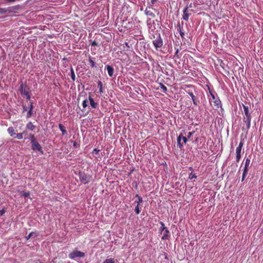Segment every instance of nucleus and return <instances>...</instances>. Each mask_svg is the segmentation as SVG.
<instances>
[{"label": "nucleus", "mask_w": 263, "mask_h": 263, "mask_svg": "<svg viewBox=\"0 0 263 263\" xmlns=\"http://www.w3.org/2000/svg\"><path fill=\"white\" fill-rule=\"evenodd\" d=\"M209 92L212 97V99H210L211 104L216 107L217 108L221 107V101L217 97V93L213 90L209 88Z\"/></svg>", "instance_id": "nucleus-1"}, {"label": "nucleus", "mask_w": 263, "mask_h": 263, "mask_svg": "<svg viewBox=\"0 0 263 263\" xmlns=\"http://www.w3.org/2000/svg\"><path fill=\"white\" fill-rule=\"evenodd\" d=\"M79 177L80 181L85 184L90 182L91 178V176L88 175L83 172H79Z\"/></svg>", "instance_id": "nucleus-2"}, {"label": "nucleus", "mask_w": 263, "mask_h": 263, "mask_svg": "<svg viewBox=\"0 0 263 263\" xmlns=\"http://www.w3.org/2000/svg\"><path fill=\"white\" fill-rule=\"evenodd\" d=\"M85 256V253L83 252L78 251V250H74L70 253L69 254L68 257L71 259H74L76 258H83Z\"/></svg>", "instance_id": "nucleus-3"}, {"label": "nucleus", "mask_w": 263, "mask_h": 263, "mask_svg": "<svg viewBox=\"0 0 263 263\" xmlns=\"http://www.w3.org/2000/svg\"><path fill=\"white\" fill-rule=\"evenodd\" d=\"M251 160L249 158H247L245 159V166L243 170V173L242 175V178H241V181H243L246 176V175L248 174V171H249V166L250 164Z\"/></svg>", "instance_id": "nucleus-4"}, {"label": "nucleus", "mask_w": 263, "mask_h": 263, "mask_svg": "<svg viewBox=\"0 0 263 263\" xmlns=\"http://www.w3.org/2000/svg\"><path fill=\"white\" fill-rule=\"evenodd\" d=\"M153 44L156 50H158V48H161L162 46L163 40L160 34H158L156 39L153 41Z\"/></svg>", "instance_id": "nucleus-5"}, {"label": "nucleus", "mask_w": 263, "mask_h": 263, "mask_svg": "<svg viewBox=\"0 0 263 263\" xmlns=\"http://www.w3.org/2000/svg\"><path fill=\"white\" fill-rule=\"evenodd\" d=\"M251 114H249L247 115H245L243 117V121L246 124V127L245 128L242 127L243 130H248L251 127Z\"/></svg>", "instance_id": "nucleus-6"}, {"label": "nucleus", "mask_w": 263, "mask_h": 263, "mask_svg": "<svg viewBox=\"0 0 263 263\" xmlns=\"http://www.w3.org/2000/svg\"><path fill=\"white\" fill-rule=\"evenodd\" d=\"M29 88L26 83H22L20 85L19 91L21 94L25 95H27L29 92Z\"/></svg>", "instance_id": "nucleus-7"}, {"label": "nucleus", "mask_w": 263, "mask_h": 263, "mask_svg": "<svg viewBox=\"0 0 263 263\" xmlns=\"http://www.w3.org/2000/svg\"><path fill=\"white\" fill-rule=\"evenodd\" d=\"M31 148L33 151L40 152L42 154H43L42 147L37 141H34L31 143Z\"/></svg>", "instance_id": "nucleus-8"}, {"label": "nucleus", "mask_w": 263, "mask_h": 263, "mask_svg": "<svg viewBox=\"0 0 263 263\" xmlns=\"http://www.w3.org/2000/svg\"><path fill=\"white\" fill-rule=\"evenodd\" d=\"M189 7L186 6L183 11V18L184 20L187 21L191 13L189 12Z\"/></svg>", "instance_id": "nucleus-9"}, {"label": "nucleus", "mask_w": 263, "mask_h": 263, "mask_svg": "<svg viewBox=\"0 0 263 263\" xmlns=\"http://www.w3.org/2000/svg\"><path fill=\"white\" fill-rule=\"evenodd\" d=\"M88 100L89 101L90 105L93 108H97L98 107V103L96 102L94 99L90 96H89Z\"/></svg>", "instance_id": "nucleus-10"}, {"label": "nucleus", "mask_w": 263, "mask_h": 263, "mask_svg": "<svg viewBox=\"0 0 263 263\" xmlns=\"http://www.w3.org/2000/svg\"><path fill=\"white\" fill-rule=\"evenodd\" d=\"M163 235L161 237L162 240H168L170 238V234L169 230L167 229L163 231Z\"/></svg>", "instance_id": "nucleus-11"}, {"label": "nucleus", "mask_w": 263, "mask_h": 263, "mask_svg": "<svg viewBox=\"0 0 263 263\" xmlns=\"http://www.w3.org/2000/svg\"><path fill=\"white\" fill-rule=\"evenodd\" d=\"M19 9V6H15L13 7H10L7 8V13H16L17 10Z\"/></svg>", "instance_id": "nucleus-12"}, {"label": "nucleus", "mask_w": 263, "mask_h": 263, "mask_svg": "<svg viewBox=\"0 0 263 263\" xmlns=\"http://www.w3.org/2000/svg\"><path fill=\"white\" fill-rule=\"evenodd\" d=\"M33 103L32 102H30V104H29V110L27 114V115H26L27 118H29L32 116V114H33Z\"/></svg>", "instance_id": "nucleus-13"}, {"label": "nucleus", "mask_w": 263, "mask_h": 263, "mask_svg": "<svg viewBox=\"0 0 263 263\" xmlns=\"http://www.w3.org/2000/svg\"><path fill=\"white\" fill-rule=\"evenodd\" d=\"M106 68L107 70V72H108L109 76L111 77L114 75V68L112 66L108 65L106 66Z\"/></svg>", "instance_id": "nucleus-14"}, {"label": "nucleus", "mask_w": 263, "mask_h": 263, "mask_svg": "<svg viewBox=\"0 0 263 263\" xmlns=\"http://www.w3.org/2000/svg\"><path fill=\"white\" fill-rule=\"evenodd\" d=\"M187 93L191 96L192 99L193 100V103L194 105H197L198 104V101L197 100V98L194 95L192 92H187Z\"/></svg>", "instance_id": "nucleus-15"}, {"label": "nucleus", "mask_w": 263, "mask_h": 263, "mask_svg": "<svg viewBox=\"0 0 263 263\" xmlns=\"http://www.w3.org/2000/svg\"><path fill=\"white\" fill-rule=\"evenodd\" d=\"M59 128L61 131L63 136H64L67 134V131L65 127L62 124L60 123L59 124Z\"/></svg>", "instance_id": "nucleus-16"}, {"label": "nucleus", "mask_w": 263, "mask_h": 263, "mask_svg": "<svg viewBox=\"0 0 263 263\" xmlns=\"http://www.w3.org/2000/svg\"><path fill=\"white\" fill-rule=\"evenodd\" d=\"M7 130L10 136L14 137L15 135H16V133L13 127H9Z\"/></svg>", "instance_id": "nucleus-17"}, {"label": "nucleus", "mask_w": 263, "mask_h": 263, "mask_svg": "<svg viewBox=\"0 0 263 263\" xmlns=\"http://www.w3.org/2000/svg\"><path fill=\"white\" fill-rule=\"evenodd\" d=\"M145 14L146 15L150 16L152 18H154L155 17V14L153 13L151 10H148L147 8L145 10Z\"/></svg>", "instance_id": "nucleus-18"}, {"label": "nucleus", "mask_w": 263, "mask_h": 263, "mask_svg": "<svg viewBox=\"0 0 263 263\" xmlns=\"http://www.w3.org/2000/svg\"><path fill=\"white\" fill-rule=\"evenodd\" d=\"M178 27H179L178 30H179V31L180 35L182 39H184L185 32H184V31L183 29V27H181L180 26V25H179Z\"/></svg>", "instance_id": "nucleus-19"}, {"label": "nucleus", "mask_w": 263, "mask_h": 263, "mask_svg": "<svg viewBox=\"0 0 263 263\" xmlns=\"http://www.w3.org/2000/svg\"><path fill=\"white\" fill-rule=\"evenodd\" d=\"M26 128H27V129H28L31 131H33L35 129V126L32 124V123L31 122H29L26 125Z\"/></svg>", "instance_id": "nucleus-20"}, {"label": "nucleus", "mask_w": 263, "mask_h": 263, "mask_svg": "<svg viewBox=\"0 0 263 263\" xmlns=\"http://www.w3.org/2000/svg\"><path fill=\"white\" fill-rule=\"evenodd\" d=\"M98 86L99 88V93L100 94H102L103 93H104V91H103V84L101 82V81H99L98 82Z\"/></svg>", "instance_id": "nucleus-21"}, {"label": "nucleus", "mask_w": 263, "mask_h": 263, "mask_svg": "<svg viewBox=\"0 0 263 263\" xmlns=\"http://www.w3.org/2000/svg\"><path fill=\"white\" fill-rule=\"evenodd\" d=\"M160 224H161V227H160L159 231L161 233H162L164 231H165L167 228L165 227L164 223L162 221H160Z\"/></svg>", "instance_id": "nucleus-22"}, {"label": "nucleus", "mask_w": 263, "mask_h": 263, "mask_svg": "<svg viewBox=\"0 0 263 263\" xmlns=\"http://www.w3.org/2000/svg\"><path fill=\"white\" fill-rule=\"evenodd\" d=\"M242 106H243V108L245 115H249V114H251L249 112V107L247 106H246L244 104H242Z\"/></svg>", "instance_id": "nucleus-23"}, {"label": "nucleus", "mask_w": 263, "mask_h": 263, "mask_svg": "<svg viewBox=\"0 0 263 263\" xmlns=\"http://www.w3.org/2000/svg\"><path fill=\"white\" fill-rule=\"evenodd\" d=\"M70 75L73 81H74L76 80V76L74 74V70L72 67L70 68Z\"/></svg>", "instance_id": "nucleus-24"}, {"label": "nucleus", "mask_w": 263, "mask_h": 263, "mask_svg": "<svg viewBox=\"0 0 263 263\" xmlns=\"http://www.w3.org/2000/svg\"><path fill=\"white\" fill-rule=\"evenodd\" d=\"M36 236H37V235L35 234V232H30L28 236H26V239L27 240H28L32 236L35 237Z\"/></svg>", "instance_id": "nucleus-25"}, {"label": "nucleus", "mask_w": 263, "mask_h": 263, "mask_svg": "<svg viewBox=\"0 0 263 263\" xmlns=\"http://www.w3.org/2000/svg\"><path fill=\"white\" fill-rule=\"evenodd\" d=\"M160 89L161 91L163 92H166L167 91V87L165 86L164 85H163L162 83H160Z\"/></svg>", "instance_id": "nucleus-26"}, {"label": "nucleus", "mask_w": 263, "mask_h": 263, "mask_svg": "<svg viewBox=\"0 0 263 263\" xmlns=\"http://www.w3.org/2000/svg\"><path fill=\"white\" fill-rule=\"evenodd\" d=\"M103 263H115V260L114 258L106 259Z\"/></svg>", "instance_id": "nucleus-27"}, {"label": "nucleus", "mask_w": 263, "mask_h": 263, "mask_svg": "<svg viewBox=\"0 0 263 263\" xmlns=\"http://www.w3.org/2000/svg\"><path fill=\"white\" fill-rule=\"evenodd\" d=\"M89 62L90 66L92 68H93L94 67H95V62L93 61V60L92 59V58L90 57L89 58Z\"/></svg>", "instance_id": "nucleus-28"}, {"label": "nucleus", "mask_w": 263, "mask_h": 263, "mask_svg": "<svg viewBox=\"0 0 263 263\" xmlns=\"http://www.w3.org/2000/svg\"><path fill=\"white\" fill-rule=\"evenodd\" d=\"M23 135L24 133L17 134H16V136L14 138H17V139L19 140L22 139L23 138Z\"/></svg>", "instance_id": "nucleus-29"}, {"label": "nucleus", "mask_w": 263, "mask_h": 263, "mask_svg": "<svg viewBox=\"0 0 263 263\" xmlns=\"http://www.w3.org/2000/svg\"><path fill=\"white\" fill-rule=\"evenodd\" d=\"M29 139L31 141V143L33 142L34 141H36V139H35L34 135L33 134H30L29 135Z\"/></svg>", "instance_id": "nucleus-30"}, {"label": "nucleus", "mask_w": 263, "mask_h": 263, "mask_svg": "<svg viewBox=\"0 0 263 263\" xmlns=\"http://www.w3.org/2000/svg\"><path fill=\"white\" fill-rule=\"evenodd\" d=\"M0 13H1V14L8 13H7V8H0Z\"/></svg>", "instance_id": "nucleus-31"}, {"label": "nucleus", "mask_w": 263, "mask_h": 263, "mask_svg": "<svg viewBox=\"0 0 263 263\" xmlns=\"http://www.w3.org/2000/svg\"><path fill=\"white\" fill-rule=\"evenodd\" d=\"M82 106L84 108L87 107L88 106V101L87 100H85L82 102Z\"/></svg>", "instance_id": "nucleus-32"}, {"label": "nucleus", "mask_w": 263, "mask_h": 263, "mask_svg": "<svg viewBox=\"0 0 263 263\" xmlns=\"http://www.w3.org/2000/svg\"><path fill=\"white\" fill-rule=\"evenodd\" d=\"M189 178L191 179V180L193 179H196V178H197V176L195 174H193L192 173H191L189 175Z\"/></svg>", "instance_id": "nucleus-33"}, {"label": "nucleus", "mask_w": 263, "mask_h": 263, "mask_svg": "<svg viewBox=\"0 0 263 263\" xmlns=\"http://www.w3.org/2000/svg\"><path fill=\"white\" fill-rule=\"evenodd\" d=\"M135 211L136 213V214L138 215L139 214L140 211L139 209V205H137V206L135 207Z\"/></svg>", "instance_id": "nucleus-34"}, {"label": "nucleus", "mask_w": 263, "mask_h": 263, "mask_svg": "<svg viewBox=\"0 0 263 263\" xmlns=\"http://www.w3.org/2000/svg\"><path fill=\"white\" fill-rule=\"evenodd\" d=\"M236 154V161L237 162H239L240 159H241V154Z\"/></svg>", "instance_id": "nucleus-35"}, {"label": "nucleus", "mask_w": 263, "mask_h": 263, "mask_svg": "<svg viewBox=\"0 0 263 263\" xmlns=\"http://www.w3.org/2000/svg\"><path fill=\"white\" fill-rule=\"evenodd\" d=\"M143 202V199L142 197H139L137 201H136L135 202L137 203L138 205H140Z\"/></svg>", "instance_id": "nucleus-36"}, {"label": "nucleus", "mask_w": 263, "mask_h": 263, "mask_svg": "<svg viewBox=\"0 0 263 263\" xmlns=\"http://www.w3.org/2000/svg\"><path fill=\"white\" fill-rule=\"evenodd\" d=\"M22 196L25 197H28L30 196L29 192H23L22 194Z\"/></svg>", "instance_id": "nucleus-37"}, {"label": "nucleus", "mask_w": 263, "mask_h": 263, "mask_svg": "<svg viewBox=\"0 0 263 263\" xmlns=\"http://www.w3.org/2000/svg\"><path fill=\"white\" fill-rule=\"evenodd\" d=\"M243 145V140H241L237 147H239L240 149V148L242 149Z\"/></svg>", "instance_id": "nucleus-38"}, {"label": "nucleus", "mask_w": 263, "mask_h": 263, "mask_svg": "<svg viewBox=\"0 0 263 263\" xmlns=\"http://www.w3.org/2000/svg\"><path fill=\"white\" fill-rule=\"evenodd\" d=\"M100 150L97 148H94L92 151V153L96 155L99 154Z\"/></svg>", "instance_id": "nucleus-39"}, {"label": "nucleus", "mask_w": 263, "mask_h": 263, "mask_svg": "<svg viewBox=\"0 0 263 263\" xmlns=\"http://www.w3.org/2000/svg\"><path fill=\"white\" fill-rule=\"evenodd\" d=\"M241 150H242L241 148L240 149L239 147H236V154H241Z\"/></svg>", "instance_id": "nucleus-40"}, {"label": "nucleus", "mask_w": 263, "mask_h": 263, "mask_svg": "<svg viewBox=\"0 0 263 263\" xmlns=\"http://www.w3.org/2000/svg\"><path fill=\"white\" fill-rule=\"evenodd\" d=\"M90 45L92 46H99L98 43L95 41H93V42H92V43L90 44Z\"/></svg>", "instance_id": "nucleus-41"}, {"label": "nucleus", "mask_w": 263, "mask_h": 263, "mask_svg": "<svg viewBox=\"0 0 263 263\" xmlns=\"http://www.w3.org/2000/svg\"><path fill=\"white\" fill-rule=\"evenodd\" d=\"M177 144L180 148H182L183 147V143H182L181 141H178Z\"/></svg>", "instance_id": "nucleus-42"}, {"label": "nucleus", "mask_w": 263, "mask_h": 263, "mask_svg": "<svg viewBox=\"0 0 263 263\" xmlns=\"http://www.w3.org/2000/svg\"><path fill=\"white\" fill-rule=\"evenodd\" d=\"M158 0H151V5L154 6Z\"/></svg>", "instance_id": "nucleus-43"}, {"label": "nucleus", "mask_w": 263, "mask_h": 263, "mask_svg": "<svg viewBox=\"0 0 263 263\" xmlns=\"http://www.w3.org/2000/svg\"><path fill=\"white\" fill-rule=\"evenodd\" d=\"M178 52H179V50H178V49H177V51H176V52L175 53V55H174L175 58H179Z\"/></svg>", "instance_id": "nucleus-44"}, {"label": "nucleus", "mask_w": 263, "mask_h": 263, "mask_svg": "<svg viewBox=\"0 0 263 263\" xmlns=\"http://www.w3.org/2000/svg\"><path fill=\"white\" fill-rule=\"evenodd\" d=\"M194 132H189L188 133V134L187 135V138L188 139L190 138L193 135V134H194Z\"/></svg>", "instance_id": "nucleus-45"}, {"label": "nucleus", "mask_w": 263, "mask_h": 263, "mask_svg": "<svg viewBox=\"0 0 263 263\" xmlns=\"http://www.w3.org/2000/svg\"><path fill=\"white\" fill-rule=\"evenodd\" d=\"M27 110V107L26 105H23V111L25 112Z\"/></svg>", "instance_id": "nucleus-46"}, {"label": "nucleus", "mask_w": 263, "mask_h": 263, "mask_svg": "<svg viewBox=\"0 0 263 263\" xmlns=\"http://www.w3.org/2000/svg\"><path fill=\"white\" fill-rule=\"evenodd\" d=\"M182 139V134H180L178 137H177V142L178 141H181V139Z\"/></svg>", "instance_id": "nucleus-47"}, {"label": "nucleus", "mask_w": 263, "mask_h": 263, "mask_svg": "<svg viewBox=\"0 0 263 263\" xmlns=\"http://www.w3.org/2000/svg\"><path fill=\"white\" fill-rule=\"evenodd\" d=\"M182 140L183 141V143L185 144L187 142V138L182 136Z\"/></svg>", "instance_id": "nucleus-48"}, {"label": "nucleus", "mask_w": 263, "mask_h": 263, "mask_svg": "<svg viewBox=\"0 0 263 263\" xmlns=\"http://www.w3.org/2000/svg\"><path fill=\"white\" fill-rule=\"evenodd\" d=\"M25 96H26V99L28 100H29L30 99V96L29 92H28L27 95H25Z\"/></svg>", "instance_id": "nucleus-49"}, {"label": "nucleus", "mask_w": 263, "mask_h": 263, "mask_svg": "<svg viewBox=\"0 0 263 263\" xmlns=\"http://www.w3.org/2000/svg\"><path fill=\"white\" fill-rule=\"evenodd\" d=\"M5 213V211L4 209H3L2 210H0V215L2 216Z\"/></svg>", "instance_id": "nucleus-50"}, {"label": "nucleus", "mask_w": 263, "mask_h": 263, "mask_svg": "<svg viewBox=\"0 0 263 263\" xmlns=\"http://www.w3.org/2000/svg\"><path fill=\"white\" fill-rule=\"evenodd\" d=\"M77 142H75V141H74V142H73V146H74V147H76V146H77Z\"/></svg>", "instance_id": "nucleus-51"}, {"label": "nucleus", "mask_w": 263, "mask_h": 263, "mask_svg": "<svg viewBox=\"0 0 263 263\" xmlns=\"http://www.w3.org/2000/svg\"><path fill=\"white\" fill-rule=\"evenodd\" d=\"M136 197L138 198V199L139 198V197H141L138 194H136Z\"/></svg>", "instance_id": "nucleus-52"}, {"label": "nucleus", "mask_w": 263, "mask_h": 263, "mask_svg": "<svg viewBox=\"0 0 263 263\" xmlns=\"http://www.w3.org/2000/svg\"><path fill=\"white\" fill-rule=\"evenodd\" d=\"M36 263H42L41 261H40L39 260H37L36 262Z\"/></svg>", "instance_id": "nucleus-53"}, {"label": "nucleus", "mask_w": 263, "mask_h": 263, "mask_svg": "<svg viewBox=\"0 0 263 263\" xmlns=\"http://www.w3.org/2000/svg\"><path fill=\"white\" fill-rule=\"evenodd\" d=\"M188 7H189V8L190 7H192V4H190V5H189V6H188Z\"/></svg>", "instance_id": "nucleus-54"}, {"label": "nucleus", "mask_w": 263, "mask_h": 263, "mask_svg": "<svg viewBox=\"0 0 263 263\" xmlns=\"http://www.w3.org/2000/svg\"><path fill=\"white\" fill-rule=\"evenodd\" d=\"M23 133H24V134H26V132L25 131H24Z\"/></svg>", "instance_id": "nucleus-55"}]
</instances>
